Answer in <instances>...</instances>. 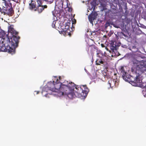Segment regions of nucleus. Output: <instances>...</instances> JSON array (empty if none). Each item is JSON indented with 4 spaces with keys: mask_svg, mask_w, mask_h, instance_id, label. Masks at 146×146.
<instances>
[{
    "mask_svg": "<svg viewBox=\"0 0 146 146\" xmlns=\"http://www.w3.org/2000/svg\"><path fill=\"white\" fill-rule=\"evenodd\" d=\"M58 78L59 80L56 77H55L54 80L48 82L46 86L42 90V94L45 92H47L45 94L46 97L48 94L52 95L53 94L52 92H55L57 93V95L59 96L64 95L66 85L68 84L67 81L65 80L63 82L60 76Z\"/></svg>",
    "mask_w": 146,
    "mask_h": 146,
    "instance_id": "obj_1",
    "label": "nucleus"
},
{
    "mask_svg": "<svg viewBox=\"0 0 146 146\" xmlns=\"http://www.w3.org/2000/svg\"><path fill=\"white\" fill-rule=\"evenodd\" d=\"M67 83L66 86L64 95H67L70 98H81L87 96L89 90L86 85L79 87L76 85L73 82L68 81Z\"/></svg>",
    "mask_w": 146,
    "mask_h": 146,
    "instance_id": "obj_2",
    "label": "nucleus"
},
{
    "mask_svg": "<svg viewBox=\"0 0 146 146\" xmlns=\"http://www.w3.org/2000/svg\"><path fill=\"white\" fill-rule=\"evenodd\" d=\"M8 31L12 35V37L10 39L8 38L6 41L4 40L5 43L1 47L0 50L2 51L9 52L13 54L15 53V48L18 46L20 38L17 36L18 33L13 28L10 27Z\"/></svg>",
    "mask_w": 146,
    "mask_h": 146,
    "instance_id": "obj_3",
    "label": "nucleus"
},
{
    "mask_svg": "<svg viewBox=\"0 0 146 146\" xmlns=\"http://www.w3.org/2000/svg\"><path fill=\"white\" fill-rule=\"evenodd\" d=\"M133 67L135 69V72H140L142 73L146 71V61L142 60L139 61L135 60L133 62Z\"/></svg>",
    "mask_w": 146,
    "mask_h": 146,
    "instance_id": "obj_4",
    "label": "nucleus"
},
{
    "mask_svg": "<svg viewBox=\"0 0 146 146\" xmlns=\"http://www.w3.org/2000/svg\"><path fill=\"white\" fill-rule=\"evenodd\" d=\"M37 3V6L35 10L36 11L39 13H41L44 10V9L46 8L47 6L46 5H42V3L43 1L41 0H36Z\"/></svg>",
    "mask_w": 146,
    "mask_h": 146,
    "instance_id": "obj_5",
    "label": "nucleus"
},
{
    "mask_svg": "<svg viewBox=\"0 0 146 146\" xmlns=\"http://www.w3.org/2000/svg\"><path fill=\"white\" fill-rule=\"evenodd\" d=\"M138 75H137L135 78L134 79L133 78L132 79V80L131 82V84L133 86H138L139 85L140 82H142V80L140 78V75L139 74V73H138Z\"/></svg>",
    "mask_w": 146,
    "mask_h": 146,
    "instance_id": "obj_6",
    "label": "nucleus"
},
{
    "mask_svg": "<svg viewBox=\"0 0 146 146\" xmlns=\"http://www.w3.org/2000/svg\"><path fill=\"white\" fill-rule=\"evenodd\" d=\"M9 6V8L7 7L5 9H3V11L9 15L12 16L14 14V11L12 7L11 3H10Z\"/></svg>",
    "mask_w": 146,
    "mask_h": 146,
    "instance_id": "obj_7",
    "label": "nucleus"
},
{
    "mask_svg": "<svg viewBox=\"0 0 146 146\" xmlns=\"http://www.w3.org/2000/svg\"><path fill=\"white\" fill-rule=\"evenodd\" d=\"M108 82L109 86L111 88L114 86L117 87L119 84L118 82H117L116 80L113 79L109 80Z\"/></svg>",
    "mask_w": 146,
    "mask_h": 146,
    "instance_id": "obj_8",
    "label": "nucleus"
},
{
    "mask_svg": "<svg viewBox=\"0 0 146 146\" xmlns=\"http://www.w3.org/2000/svg\"><path fill=\"white\" fill-rule=\"evenodd\" d=\"M123 79L126 81L129 82L130 83L131 82L132 79L133 77L131 76L129 74L127 73L126 74L122 75Z\"/></svg>",
    "mask_w": 146,
    "mask_h": 146,
    "instance_id": "obj_9",
    "label": "nucleus"
},
{
    "mask_svg": "<svg viewBox=\"0 0 146 146\" xmlns=\"http://www.w3.org/2000/svg\"><path fill=\"white\" fill-rule=\"evenodd\" d=\"M97 14L96 12H92L88 16V19L91 23H93V21L96 17Z\"/></svg>",
    "mask_w": 146,
    "mask_h": 146,
    "instance_id": "obj_10",
    "label": "nucleus"
},
{
    "mask_svg": "<svg viewBox=\"0 0 146 146\" xmlns=\"http://www.w3.org/2000/svg\"><path fill=\"white\" fill-rule=\"evenodd\" d=\"M110 49L112 52H114L115 50H116L118 46L114 44V42L111 43L109 46Z\"/></svg>",
    "mask_w": 146,
    "mask_h": 146,
    "instance_id": "obj_11",
    "label": "nucleus"
},
{
    "mask_svg": "<svg viewBox=\"0 0 146 146\" xmlns=\"http://www.w3.org/2000/svg\"><path fill=\"white\" fill-rule=\"evenodd\" d=\"M96 4V3L94 1H93L91 2V5L89 6L88 9L90 10H91L92 9H93V11H94L95 9Z\"/></svg>",
    "mask_w": 146,
    "mask_h": 146,
    "instance_id": "obj_12",
    "label": "nucleus"
},
{
    "mask_svg": "<svg viewBox=\"0 0 146 146\" xmlns=\"http://www.w3.org/2000/svg\"><path fill=\"white\" fill-rule=\"evenodd\" d=\"M0 36L2 38L4 39V40H5V41H6L5 40V36L7 37V38H8V35L7 34H6L5 32L4 31H2L0 33ZM3 44L5 43L4 41L2 42Z\"/></svg>",
    "mask_w": 146,
    "mask_h": 146,
    "instance_id": "obj_13",
    "label": "nucleus"
},
{
    "mask_svg": "<svg viewBox=\"0 0 146 146\" xmlns=\"http://www.w3.org/2000/svg\"><path fill=\"white\" fill-rule=\"evenodd\" d=\"M29 8L31 9H34L36 8V2L33 1H31L30 3H29Z\"/></svg>",
    "mask_w": 146,
    "mask_h": 146,
    "instance_id": "obj_14",
    "label": "nucleus"
},
{
    "mask_svg": "<svg viewBox=\"0 0 146 146\" xmlns=\"http://www.w3.org/2000/svg\"><path fill=\"white\" fill-rule=\"evenodd\" d=\"M126 67L124 66H121L119 68L120 71L122 74V75H123L124 74H126L127 72L125 71L124 68H126Z\"/></svg>",
    "mask_w": 146,
    "mask_h": 146,
    "instance_id": "obj_15",
    "label": "nucleus"
},
{
    "mask_svg": "<svg viewBox=\"0 0 146 146\" xmlns=\"http://www.w3.org/2000/svg\"><path fill=\"white\" fill-rule=\"evenodd\" d=\"M96 63V65H99L100 64H103L104 62L102 60V58H97Z\"/></svg>",
    "mask_w": 146,
    "mask_h": 146,
    "instance_id": "obj_16",
    "label": "nucleus"
},
{
    "mask_svg": "<svg viewBox=\"0 0 146 146\" xmlns=\"http://www.w3.org/2000/svg\"><path fill=\"white\" fill-rule=\"evenodd\" d=\"M142 88H145L146 89V83L140 82L139 85L138 86Z\"/></svg>",
    "mask_w": 146,
    "mask_h": 146,
    "instance_id": "obj_17",
    "label": "nucleus"
},
{
    "mask_svg": "<svg viewBox=\"0 0 146 146\" xmlns=\"http://www.w3.org/2000/svg\"><path fill=\"white\" fill-rule=\"evenodd\" d=\"M112 10L113 11V13L115 14L117 13L118 12V10L117 8H112Z\"/></svg>",
    "mask_w": 146,
    "mask_h": 146,
    "instance_id": "obj_18",
    "label": "nucleus"
},
{
    "mask_svg": "<svg viewBox=\"0 0 146 146\" xmlns=\"http://www.w3.org/2000/svg\"><path fill=\"white\" fill-rule=\"evenodd\" d=\"M67 6L66 7V8L68 9L67 11H68L69 12L71 13L72 11V8L71 7H69L68 6V5L67 3Z\"/></svg>",
    "mask_w": 146,
    "mask_h": 146,
    "instance_id": "obj_19",
    "label": "nucleus"
},
{
    "mask_svg": "<svg viewBox=\"0 0 146 146\" xmlns=\"http://www.w3.org/2000/svg\"><path fill=\"white\" fill-rule=\"evenodd\" d=\"M47 3L50 4L52 3L53 1V0H44Z\"/></svg>",
    "mask_w": 146,
    "mask_h": 146,
    "instance_id": "obj_20",
    "label": "nucleus"
},
{
    "mask_svg": "<svg viewBox=\"0 0 146 146\" xmlns=\"http://www.w3.org/2000/svg\"><path fill=\"white\" fill-rule=\"evenodd\" d=\"M97 56L98 57V58L100 59L102 58V56H103V55L101 54L100 53H97Z\"/></svg>",
    "mask_w": 146,
    "mask_h": 146,
    "instance_id": "obj_21",
    "label": "nucleus"
},
{
    "mask_svg": "<svg viewBox=\"0 0 146 146\" xmlns=\"http://www.w3.org/2000/svg\"><path fill=\"white\" fill-rule=\"evenodd\" d=\"M59 4H60V6H61V5L62 7H63V2L62 0H60L59 2Z\"/></svg>",
    "mask_w": 146,
    "mask_h": 146,
    "instance_id": "obj_22",
    "label": "nucleus"
},
{
    "mask_svg": "<svg viewBox=\"0 0 146 146\" xmlns=\"http://www.w3.org/2000/svg\"><path fill=\"white\" fill-rule=\"evenodd\" d=\"M56 22L55 21H53L52 25V27L53 28H55V24Z\"/></svg>",
    "mask_w": 146,
    "mask_h": 146,
    "instance_id": "obj_23",
    "label": "nucleus"
},
{
    "mask_svg": "<svg viewBox=\"0 0 146 146\" xmlns=\"http://www.w3.org/2000/svg\"><path fill=\"white\" fill-rule=\"evenodd\" d=\"M35 92L36 93V94H38L39 92L38 91H35Z\"/></svg>",
    "mask_w": 146,
    "mask_h": 146,
    "instance_id": "obj_24",
    "label": "nucleus"
},
{
    "mask_svg": "<svg viewBox=\"0 0 146 146\" xmlns=\"http://www.w3.org/2000/svg\"><path fill=\"white\" fill-rule=\"evenodd\" d=\"M101 45L102 47H105V45L103 44H101Z\"/></svg>",
    "mask_w": 146,
    "mask_h": 146,
    "instance_id": "obj_25",
    "label": "nucleus"
},
{
    "mask_svg": "<svg viewBox=\"0 0 146 146\" xmlns=\"http://www.w3.org/2000/svg\"><path fill=\"white\" fill-rule=\"evenodd\" d=\"M55 1H56V4H57V3H58V1H59V0H55Z\"/></svg>",
    "mask_w": 146,
    "mask_h": 146,
    "instance_id": "obj_26",
    "label": "nucleus"
},
{
    "mask_svg": "<svg viewBox=\"0 0 146 146\" xmlns=\"http://www.w3.org/2000/svg\"><path fill=\"white\" fill-rule=\"evenodd\" d=\"M122 35H123L124 36H126L125 35V34L124 33H122Z\"/></svg>",
    "mask_w": 146,
    "mask_h": 146,
    "instance_id": "obj_27",
    "label": "nucleus"
},
{
    "mask_svg": "<svg viewBox=\"0 0 146 146\" xmlns=\"http://www.w3.org/2000/svg\"><path fill=\"white\" fill-rule=\"evenodd\" d=\"M105 48L106 49V50H108V48H107V47H105Z\"/></svg>",
    "mask_w": 146,
    "mask_h": 146,
    "instance_id": "obj_28",
    "label": "nucleus"
},
{
    "mask_svg": "<svg viewBox=\"0 0 146 146\" xmlns=\"http://www.w3.org/2000/svg\"><path fill=\"white\" fill-rule=\"evenodd\" d=\"M133 48H136V46H133Z\"/></svg>",
    "mask_w": 146,
    "mask_h": 146,
    "instance_id": "obj_29",
    "label": "nucleus"
},
{
    "mask_svg": "<svg viewBox=\"0 0 146 146\" xmlns=\"http://www.w3.org/2000/svg\"><path fill=\"white\" fill-rule=\"evenodd\" d=\"M1 11V8L0 7V12Z\"/></svg>",
    "mask_w": 146,
    "mask_h": 146,
    "instance_id": "obj_30",
    "label": "nucleus"
},
{
    "mask_svg": "<svg viewBox=\"0 0 146 146\" xmlns=\"http://www.w3.org/2000/svg\"><path fill=\"white\" fill-rule=\"evenodd\" d=\"M91 46H94V45H93V44H92V45H91Z\"/></svg>",
    "mask_w": 146,
    "mask_h": 146,
    "instance_id": "obj_31",
    "label": "nucleus"
},
{
    "mask_svg": "<svg viewBox=\"0 0 146 146\" xmlns=\"http://www.w3.org/2000/svg\"><path fill=\"white\" fill-rule=\"evenodd\" d=\"M3 1H6V0H2Z\"/></svg>",
    "mask_w": 146,
    "mask_h": 146,
    "instance_id": "obj_32",
    "label": "nucleus"
},
{
    "mask_svg": "<svg viewBox=\"0 0 146 146\" xmlns=\"http://www.w3.org/2000/svg\"><path fill=\"white\" fill-rule=\"evenodd\" d=\"M121 9L122 10V8L121 7Z\"/></svg>",
    "mask_w": 146,
    "mask_h": 146,
    "instance_id": "obj_33",
    "label": "nucleus"
},
{
    "mask_svg": "<svg viewBox=\"0 0 146 146\" xmlns=\"http://www.w3.org/2000/svg\"><path fill=\"white\" fill-rule=\"evenodd\" d=\"M75 23H76V20H75Z\"/></svg>",
    "mask_w": 146,
    "mask_h": 146,
    "instance_id": "obj_34",
    "label": "nucleus"
}]
</instances>
